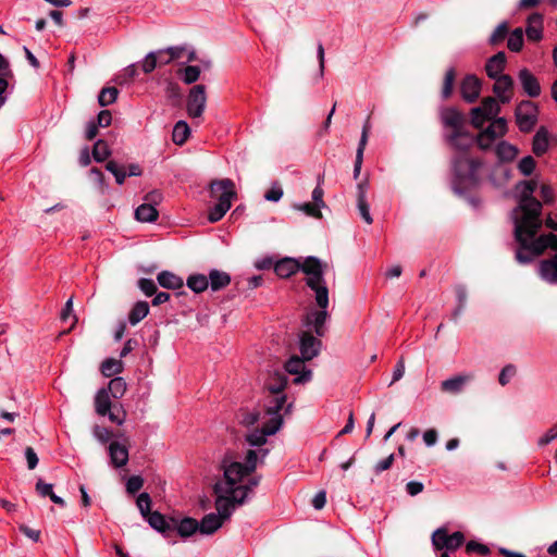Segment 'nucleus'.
Masks as SVG:
<instances>
[{
    "label": "nucleus",
    "instance_id": "1",
    "mask_svg": "<svg viewBox=\"0 0 557 557\" xmlns=\"http://www.w3.org/2000/svg\"><path fill=\"white\" fill-rule=\"evenodd\" d=\"M519 202L512 210L515 238L518 243L516 259L525 264L540 256L546 248L557 250V235L548 233L536 237L542 227V203L533 197L536 183L522 181L518 184Z\"/></svg>",
    "mask_w": 557,
    "mask_h": 557
},
{
    "label": "nucleus",
    "instance_id": "2",
    "mask_svg": "<svg viewBox=\"0 0 557 557\" xmlns=\"http://www.w3.org/2000/svg\"><path fill=\"white\" fill-rule=\"evenodd\" d=\"M259 454L261 455V460H263L269 454V449L248 450L245 462L228 461L226 458L223 460L224 480L218 481L213 486L214 494L216 495V515L223 521L232 516L236 505H242L246 500V492L242 488H235V484L240 483L244 478L256 470Z\"/></svg>",
    "mask_w": 557,
    "mask_h": 557
},
{
    "label": "nucleus",
    "instance_id": "3",
    "mask_svg": "<svg viewBox=\"0 0 557 557\" xmlns=\"http://www.w3.org/2000/svg\"><path fill=\"white\" fill-rule=\"evenodd\" d=\"M324 269L325 264L317 257L310 256L300 260L299 271L307 275L305 283L313 292L319 308L308 310L304 318V325L312 329L319 337L325 334V322L330 317L329 288L324 278Z\"/></svg>",
    "mask_w": 557,
    "mask_h": 557
},
{
    "label": "nucleus",
    "instance_id": "4",
    "mask_svg": "<svg viewBox=\"0 0 557 557\" xmlns=\"http://www.w3.org/2000/svg\"><path fill=\"white\" fill-rule=\"evenodd\" d=\"M456 185L472 188L480 183V171L483 162L469 154H456L451 160Z\"/></svg>",
    "mask_w": 557,
    "mask_h": 557
},
{
    "label": "nucleus",
    "instance_id": "5",
    "mask_svg": "<svg viewBox=\"0 0 557 557\" xmlns=\"http://www.w3.org/2000/svg\"><path fill=\"white\" fill-rule=\"evenodd\" d=\"M284 399L281 397L274 400L265 410L268 420L261 429H255L246 435V441L250 446L260 447L267 443V436L275 434L283 424V416L280 413V406Z\"/></svg>",
    "mask_w": 557,
    "mask_h": 557
},
{
    "label": "nucleus",
    "instance_id": "6",
    "mask_svg": "<svg viewBox=\"0 0 557 557\" xmlns=\"http://www.w3.org/2000/svg\"><path fill=\"white\" fill-rule=\"evenodd\" d=\"M95 410L101 417L108 416L109 420L117 425H122L126 418V412L121 406L112 405L107 388H100L95 396Z\"/></svg>",
    "mask_w": 557,
    "mask_h": 557
},
{
    "label": "nucleus",
    "instance_id": "7",
    "mask_svg": "<svg viewBox=\"0 0 557 557\" xmlns=\"http://www.w3.org/2000/svg\"><path fill=\"white\" fill-rule=\"evenodd\" d=\"M286 385H287V376L284 373L275 372L272 376L269 377L268 382L265 383V387L270 392L271 396L269 397V399L267 401L265 410H268V407L274 400L282 397L284 400L282 401V404L280 406V412L282 410H284L285 414H288L292 412L293 404L289 403L285 406L286 395L283 394V392H284Z\"/></svg>",
    "mask_w": 557,
    "mask_h": 557
},
{
    "label": "nucleus",
    "instance_id": "8",
    "mask_svg": "<svg viewBox=\"0 0 557 557\" xmlns=\"http://www.w3.org/2000/svg\"><path fill=\"white\" fill-rule=\"evenodd\" d=\"M515 117L519 131L530 133L537 123L539 108L531 100H522L515 110Z\"/></svg>",
    "mask_w": 557,
    "mask_h": 557
},
{
    "label": "nucleus",
    "instance_id": "9",
    "mask_svg": "<svg viewBox=\"0 0 557 557\" xmlns=\"http://www.w3.org/2000/svg\"><path fill=\"white\" fill-rule=\"evenodd\" d=\"M465 542V535L460 531L448 534L446 528H438L432 534V544L436 550L446 549L455 552Z\"/></svg>",
    "mask_w": 557,
    "mask_h": 557
},
{
    "label": "nucleus",
    "instance_id": "10",
    "mask_svg": "<svg viewBox=\"0 0 557 557\" xmlns=\"http://www.w3.org/2000/svg\"><path fill=\"white\" fill-rule=\"evenodd\" d=\"M211 194L216 198L218 203L224 206L228 210L232 200L236 197L235 184L230 178H223L211 183Z\"/></svg>",
    "mask_w": 557,
    "mask_h": 557
},
{
    "label": "nucleus",
    "instance_id": "11",
    "mask_svg": "<svg viewBox=\"0 0 557 557\" xmlns=\"http://www.w3.org/2000/svg\"><path fill=\"white\" fill-rule=\"evenodd\" d=\"M444 138L457 151V154H468V150L475 144V137L466 128L458 132H446Z\"/></svg>",
    "mask_w": 557,
    "mask_h": 557
},
{
    "label": "nucleus",
    "instance_id": "12",
    "mask_svg": "<svg viewBox=\"0 0 557 557\" xmlns=\"http://www.w3.org/2000/svg\"><path fill=\"white\" fill-rule=\"evenodd\" d=\"M207 95L205 85H195L188 94L187 112L191 117H200L206 109Z\"/></svg>",
    "mask_w": 557,
    "mask_h": 557
},
{
    "label": "nucleus",
    "instance_id": "13",
    "mask_svg": "<svg viewBox=\"0 0 557 557\" xmlns=\"http://www.w3.org/2000/svg\"><path fill=\"white\" fill-rule=\"evenodd\" d=\"M305 361H308L307 359H304V357L298 356H292L286 362H285V370L289 374L297 375L294 379L295 384H302L306 382H309L311 380V371L306 369Z\"/></svg>",
    "mask_w": 557,
    "mask_h": 557
},
{
    "label": "nucleus",
    "instance_id": "14",
    "mask_svg": "<svg viewBox=\"0 0 557 557\" xmlns=\"http://www.w3.org/2000/svg\"><path fill=\"white\" fill-rule=\"evenodd\" d=\"M321 345V341L313 336L309 331H302L299 334V350L304 359L311 360L317 357Z\"/></svg>",
    "mask_w": 557,
    "mask_h": 557
},
{
    "label": "nucleus",
    "instance_id": "15",
    "mask_svg": "<svg viewBox=\"0 0 557 557\" xmlns=\"http://www.w3.org/2000/svg\"><path fill=\"white\" fill-rule=\"evenodd\" d=\"M441 121L445 128L449 132H458L466 128V116L456 108L448 107L441 111Z\"/></svg>",
    "mask_w": 557,
    "mask_h": 557
},
{
    "label": "nucleus",
    "instance_id": "16",
    "mask_svg": "<svg viewBox=\"0 0 557 557\" xmlns=\"http://www.w3.org/2000/svg\"><path fill=\"white\" fill-rule=\"evenodd\" d=\"M481 88L482 83L475 75H467L460 84V94L462 99L468 103L475 102L480 97Z\"/></svg>",
    "mask_w": 557,
    "mask_h": 557
},
{
    "label": "nucleus",
    "instance_id": "17",
    "mask_svg": "<svg viewBox=\"0 0 557 557\" xmlns=\"http://www.w3.org/2000/svg\"><path fill=\"white\" fill-rule=\"evenodd\" d=\"M493 92L500 103H508L513 97V79L510 75H503L494 78Z\"/></svg>",
    "mask_w": 557,
    "mask_h": 557
},
{
    "label": "nucleus",
    "instance_id": "18",
    "mask_svg": "<svg viewBox=\"0 0 557 557\" xmlns=\"http://www.w3.org/2000/svg\"><path fill=\"white\" fill-rule=\"evenodd\" d=\"M518 78L523 91L529 97L536 98L541 95V86L539 79L528 69L520 70Z\"/></svg>",
    "mask_w": 557,
    "mask_h": 557
},
{
    "label": "nucleus",
    "instance_id": "19",
    "mask_svg": "<svg viewBox=\"0 0 557 557\" xmlns=\"http://www.w3.org/2000/svg\"><path fill=\"white\" fill-rule=\"evenodd\" d=\"M473 380V374L463 373L447 379L441 383V391L449 394H459L463 391L467 383Z\"/></svg>",
    "mask_w": 557,
    "mask_h": 557
},
{
    "label": "nucleus",
    "instance_id": "20",
    "mask_svg": "<svg viewBox=\"0 0 557 557\" xmlns=\"http://www.w3.org/2000/svg\"><path fill=\"white\" fill-rule=\"evenodd\" d=\"M369 184L367 181H362L357 185V208L360 216L367 224H372L373 219L370 213V207L367 201V191Z\"/></svg>",
    "mask_w": 557,
    "mask_h": 557
},
{
    "label": "nucleus",
    "instance_id": "21",
    "mask_svg": "<svg viewBox=\"0 0 557 557\" xmlns=\"http://www.w3.org/2000/svg\"><path fill=\"white\" fill-rule=\"evenodd\" d=\"M506 60V53L504 51H499L493 57H491L485 64V71L487 76L492 79L503 76Z\"/></svg>",
    "mask_w": 557,
    "mask_h": 557
},
{
    "label": "nucleus",
    "instance_id": "22",
    "mask_svg": "<svg viewBox=\"0 0 557 557\" xmlns=\"http://www.w3.org/2000/svg\"><path fill=\"white\" fill-rule=\"evenodd\" d=\"M147 522L152 529L157 530L165 536L173 532L175 527L172 522V518L166 519L159 511L151 512L147 518Z\"/></svg>",
    "mask_w": 557,
    "mask_h": 557
},
{
    "label": "nucleus",
    "instance_id": "23",
    "mask_svg": "<svg viewBox=\"0 0 557 557\" xmlns=\"http://www.w3.org/2000/svg\"><path fill=\"white\" fill-rule=\"evenodd\" d=\"M539 274L547 283H557V253L540 262Z\"/></svg>",
    "mask_w": 557,
    "mask_h": 557
},
{
    "label": "nucleus",
    "instance_id": "24",
    "mask_svg": "<svg viewBox=\"0 0 557 557\" xmlns=\"http://www.w3.org/2000/svg\"><path fill=\"white\" fill-rule=\"evenodd\" d=\"M369 131H370V122L368 119L363 125L361 137H360L357 152H356V160H355V165H354V178L355 180H357L359 177V174L361 171L362 161H363V152H364V149H366V146L368 143Z\"/></svg>",
    "mask_w": 557,
    "mask_h": 557
},
{
    "label": "nucleus",
    "instance_id": "25",
    "mask_svg": "<svg viewBox=\"0 0 557 557\" xmlns=\"http://www.w3.org/2000/svg\"><path fill=\"white\" fill-rule=\"evenodd\" d=\"M300 269V260L294 258H284L277 261L274 265V271L277 276L287 278L298 272Z\"/></svg>",
    "mask_w": 557,
    "mask_h": 557
},
{
    "label": "nucleus",
    "instance_id": "26",
    "mask_svg": "<svg viewBox=\"0 0 557 557\" xmlns=\"http://www.w3.org/2000/svg\"><path fill=\"white\" fill-rule=\"evenodd\" d=\"M543 16L540 13H533L528 17L525 34L529 40L539 41L542 38Z\"/></svg>",
    "mask_w": 557,
    "mask_h": 557
},
{
    "label": "nucleus",
    "instance_id": "27",
    "mask_svg": "<svg viewBox=\"0 0 557 557\" xmlns=\"http://www.w3.org/2000/svg\"><path fill=\"white\" fill-rule=\"evenodd\" d=\"M109 455L111 462L114 467L121 468L128 461V450L124 445L117 442H112L109 445Z\"/></svg>",
    "mask_w": 557,
    "mask_h": 557
},
{
    "label": "nucleus",
    "instance_id": "28",
    "mask_svg": "<svg viewBox=\"0 0 557 557\" xmlns=\"http://www.w3.org/2000/svg\"><path fill=\"white\" fill-rule=\"evenodd\" d=\"M172 522L175 525L174 531L176 530L182 537L190 536L199 530V522L194 518L187 517L180 521L172 518Z\"/></svg>",
    "mask_w": 557,
    "mask_h": 557
},
{
    "label": "nucleus",
    "instance_id": "29",
    "mask_svg": "<svg viewBox=\"0 0 557 557\" xmlns=\"http://www.w3.org/2000/svg\"><path fill=\"white\" fill-rule=\"evenodd\" d=\"M549 147L548 132L542 126L537 129L532 141V151L535 156L541 157L547 152Z\"/></svg>",
    "mask_w": 557,
    "mask_h": 557
},
{
    "label": "nucleus",
    "instance_id": "30",
    "mask_svg": "<svg viewBox=\"0 0 557 557\" xmlns=\"http://www.w3.org/2000/svg\"><path fill=\"white\" fill-rule=\"evenodd\" d=\"M507 131V120L505 117H496L491 120V124L482 132L485 136H490V138L496 140L497 138L505 136Z\"/></svg>",
    "mask_w": 557,
    "mask_h": 557
},
{
    "label": "nucleus",
    "instance_id": "31",
    "mask_svg": "<svg viewBox=\"0 0 557 557\" xmlns=\"http://www.w3.org/2000/svg\"><path fill=\"white\" fill-rule=\"evenodd\" d=\"M223 522L224 521L216 513H208L199 523V532L207 535L212 534L222 527Z\"/></svg>",
    "mask_w": 557,
    "mask_h": 557
},
{
    "label": "nucleus",
    "instance_id": "32",
    "mask_svg": "<svg viewBox=\"0 0 557 557\" xmlns=\"http://www.w3.org/2000/svg\"><path fill=\"white\" fill-rule=\"evenodd\" d=\"M208 280L209 286L213 292L220 290L231 283V276L228 273L215 269L209 272Z\"/></svg>",
    "mask_w": 557,
    "mask_h": 557
},
{
    "label": "nucleus",
    "instance_id": "33",
    "mask_svg": "<svg viewBox=\"0 0 557 557\" xmlns=\"http://www.w3.org/2000/svg\"><path fill=\"white\" fill-rule=\"evenodd\" d=\"M158 283L168 289H178L184 286L182 277L170 271H162L157 276Z\"/></svg>",
    "mask_w": 557,
    "mask_h": 557
},
{
    "label": "nucleus",
    "instance_id": "34",
    "mask_svg": "<svg viewBox=\"0 0 557 557\" xmlns=\"http://www.w3.org/2000/svg\"><path fill=\"white\" fill-rule=\"evenodd\" d=\"M518 152L519 150L515 145L505 140L498 143L495 148L497 158L504 162L512 161L518 156Z\"/></svg>",
    "mask_w": 557,
    "mask_h": 557
},
{
    "label": "nucleus",
    "instance_id": "35",
    "mask_svg": "<svg viewBox=\"0 0 557 557\" xmlns=\"http://www.w3.org/2000/svg\"><path fill=\"white\" fill-rule=\"evenodd\" d=\"M149 313V305L147 301H137L128 313V322L132 325L138 324Z\"/></svg>",
    "mask_w": 557,
    "mask_h": 557
},
{
    "label": "nucleus",
    "instance_id": "36",
    "mask_svg": "<svg viewBox=\"0 0 557 557\" xmlns=\"http://www.w3.org/2000/svg\"><path fill=\"white\" fill-rule=\"evenodd\" d=\"M158 216V210L151 203L144 202L135 210V218L139 222H154Z\"/></svg>",
    "mask_w": 557,
    "mask_h": 557
},
{
    "label": "nucleus",
    "instance_id": "37",
    "mask_svg": "<svg viewBox=\"0 0 557 557\" xmlns=\"http://www.w3.org/2000/svg\"><path fill=\"white\" fill-rule=\"evenodd\" d=\"M186 284L193 292L199 294L209 287L208 276L203 274H191L187 277Z\"/></svg>",
    "mask_w": 557,
    "mask_h": 557
},
{
    "label": "nucleus",
    "instance_id": "38",
    "mask_svg": "<svg viewBox=\"0 0 557 557\" xmlns=\"http://www.w3.org/2000/svg\"><path fill=\"white\" fill-rule=\"evenodd\" d=\"M190 134V128L185 121H178L173 128L172 139L176 145H184Z\"/></svg>",
    "mask_w": 557,
    "mask_h": 557
},
{
    "label": "nucleus",
    "instance_id": "39",
    "mask_svg": "<svg viewBox=\"0 0 557 557\" xmlns=\"http://www.w3.org/2000/svg\"><path fill=\"white\" fill-rule=\"evenodd\" d=\"M100 370L104 376L111 377L123 371V362L114 358H108L101 363Z\"/></svg>",
    "mask_w": 557,
    "mask_h": 557
},
{
    "label": "nucleus",
    "instance_id": "40",
    "mask_svg": "<svg viewBox=\"0 0 557 557\" xmlns=\"http://www.w3.org/2000/svg\"><path fill=\"white\" fill-rule=\"evenodd\" d=\"M107 391L113 398H121L126 392V382L121 376H115L110 380Z\"/></svg>",
    "mask_w": 557,
    "mask_h": 557
},
{
    "label": "nucleus",
    "instance_id": "41",
    "mask_svg": "<svg viewBox=\"0 0 557 557\" xmlns=\"http://www.w3.org/2000/svg\"><path fill=\"white\" fill-rule=\"evenodd\" d=\"M200 67L196 65H188L177 72L181 79L186 84L190 85L197 82L200 77Z\"/></svg>",
    "mask_w": 557,
    "mask_h": 557
},
{
    "label": "nucleus",
    "instance_id": "42",
    "mask_svg": "<svg viewBox=\"0 0 557 557\" xmlns=\"http://www.w3.org/2000/svg\"><path fill=\"white\" fill-rule=\"evenodd\" d=\"M480 108H483V113H486V115L494 120L496 119V115L500 112V106L497 102V100L493 97H486L482 100Z\"/></svg>",
    "mask_w": 557,
    "mask_h": 557
},
{
    "label": "nucleus",
    "instance_id": "43",
    "mask_svg": "<svg viewBox=\"0 0 557 557\" xmlns=\"http://www.w3.org/2000/svg\"><path fill=\"white\" fill-rule=\"evenodd\" d=\"M106 169H107V171H109L110 173H112L114 175L115 182L119 185H122L124 183L126 176H128L125 168L120 165L117 162H115L113 160L107 162Z\"/></svg>",
    "mask_w": 557,
    "mask_h": 557
},
{
    "label": "nucleus",
    "instance_id": "44",
    "mask_svg": "<svg viewBox=\"0 0 557 557\" xmlns=\"http://www.w3.org/2000/svg\"><path fill=\"white\" fill-rule=\"evenodd\" d=\"M117 95L119 90L115 87H104L98 96V102L101 107H107L116 100Z\"/></svg>",
    "mask_w": 557,
    "mask_h": 557
},
{
    "label": "nucleus",
    "instance_id": "45",
    "mask_svg": "<svg viewBox=\"0 0 557 557\" xmlns=\"http://www.w3.org/2000/svg\"><path fill=\"white\" fill-rule=\"evenodd\" d=\"M508 49L513 52H519L523 46V32L521 28H516L511 32L507 41Z\"/></svg>",
    "mask_w": 557,
    "mask_h": 557
},
{
    "label": "nucleus",
    "instance_id": "46",
    "mask_svg": "<svg viewBox=\"0 0 557 557\" xmlns=\"http://www.w3.org/2000/svg\"><path fill=\"white\" fill-rule=\"evenodd\" d=\"M456 78V71L454 67H450L446 71L443 88H442V97L447 99L451 96L454 89V83Z\"/></svg>",
    "mask_w": 557,
    "mask_h": 557
},
{
    "label": "nucleus",
    "instance_id": "47",
    "mask_svg": "<svg viewBox=\"0 0 557 557\" xmlns=\"http://www.w3.org/2000/svg\"><path fill=\"white\" fill-rule=\"evenodd\" d=\"M110 153L111 151L106 141L99 139L95 143L92 148V157L97 162L104 161L110 156Z\"/></svg>",
    "mask_w": 557,
    "mask_h": 557
},
{
    "label": "nucleus",
    "instance_id": "48",
    "mask_svg": "<svg viewBox=\"0 0 557 557\" xmlns=\"http://www.w3.org/2000/svg\"><path fill=\"white\" fill-rule=\"evenodd\" d=\"M138 75L137 64H131L124 69V71L117 75L116 83L120 85H125L134 81V78Z\"/></svg>",
    "mask_w": 557,
    "mask_h": 557
},
{
    "label": "nucleus",
    "instance_id": "49",
    "mask_svg": "<svg viewBox=\"0 0 557 557\" xmlns=\"http://www.w3.org/2000/svg\"><path fill=\"white\" fill-rule=\"evenodd\" d=\"M482 109L483 108L474 107L470 111L471 124L475 128H481L486 121H491L486 113H483Z\"/></svg>",
    "mask_w": 557,
    "mask_h": 557
},
{
    "label": "nucleus",
    "instance_id": "50",
    "mask_svg": "<svg viewBox=\"0 0 557 557\" xmlns=\"http://www.w3.org/2000/svg\"><path fill=\"white\" fill-rule=\"evenodd\" d=\"M136 503H137V507L140 511L141 516L147 519L148 516L151 513V511H150L151 498H150L149 494H147V493L139 494Z\"/></svg>",
    "mask_w": 557,
    "mask_h": 557
},
{
    "label": "nucleus",
    "instance_id": "51",
    "mask_svg": "<svg viewBox=\"0 0 557 557\" xmlns=\"http://www.w3.org/2000/svg\"><path fill=\"white\" fill-rule=\"evenodd\" d=\"M535 160L531 156L522 158L518 163V170L524 176H530L535 169Z\"/></svg>",
    "mask_w": 557,
    "mask_h": 557
},
{
    "label": "nucleus",
    "instance_id": "52",
    "mask_svg": "<svg viewBox=\"0 0 557 557\" xmlns=\"http://www.w3.org/2000/svg\"><path fill=\"white\" fill-rule=\"evenodd\" d=\"M158 66V53L149 52L141 62V69L146 74L151 73Z\"/></svg>",
    "mask_w": 557,
    "mask_h": 557
},
{
    "label": "nucleus",
    "instance_id": "53",
    "mask_svg": "<svg viewBox=\"0 0 557 557\" xmlns=\"http://www.w3.org/2000/svg\"><path fill=\"white\" fill-rule=\"evenodd\" d=\"M508 34V26L506 23L499 24L490 37L492 45H497L505 39Z\"/></svg>",
    "mask_w": 557,
    "mask_h": 557
},
{
    "label": "nucleus",
    "instance_id": "54",
    "mask_svg": "<svg viewBox=\"0 0 557 557\" xmlns=\"http://www.w3.org/2000/svg\"><path fill=\"white\" fill-rule=\"evenodd\" d=\"M228 211L227 208H225L224 206L220 205V203H215L210 210H209V214H208V220L211 222V223H215L218 221H220L224 215L225 213Z\"/></svg>",
    "mask_w": 557,
    "mask_h": 557
},
{
    "label": "nucleus",
    "instance_id": "55",
    "mask_svg": "<svg viewBox=\"0 0 557 557\" xmlns=\"http://www.w3.org/2000/svg\"><path fill=\"white\" fill-rule=\"evenodd\" d=\"M295 208L299 211H304L307 215L320 219L322 216L321 209L311 202L296 205Z\"/></svg>",
    "mask_w": 557,
    "mask_h": 557
},
{
    "label": "nucleus",
    "instance_id": "56",
    "mask_svg": "<svg viewBox=\"0 0 557 557\" xmlns=\"http://www.w3.org/2000/svg\"><path fill=\"white\" fill-rule=\"evenodd\" d=\"M516 375V367L512 364L505 366L498 376L499 384L505 386Z\"/></svg>",
    "mask_w": 557,
    "mask_h": 557
},
{
    "label": "nucleus",
    "instance_id": "57",
    "mask_svg": "<svg viewBox=\"0 0 557 557\" xmlns=\"http://www.w3.org/2000/svg\"><path fill=\"white\" fill-rule=\"evenodd\" d=\"M323 181V176H319L318 178V185L317 187L312 190V200H313V205H315L318 208H323L325 207V203L323 201V195H324V191L321 187V183Z\"/></svg>",
    "mask_w": 557,
    "mask_h": 557
},
{
    "label": "nucleus",
    "instance_id": "58",
    "mask_svg": "<svg viewBox=\"0 0 557 557\" xmlns=\"http://www.w3.org/2000/svg\"><path fill=\"white\" fill-rule=\"evenodd\" d=\"M138 287L146 296H152L157 292V285L151 278H140Z\"/></svg>",
    "mask_w": 557,
    "mask_h": 557
},
{
    "label": "nucleus",
    "instance_id": "59",
    "mask_svg": "<svg viewBox=\"0 0 557 557\" xmlns=\"http://www.w3.org/2000/svg\"><path fill=\"white\" fill-rule=\"evenodd\" d=\"M259 418L258 411H244L240 413L239 421L245 426H251L259 421Z\"/></svg>",
    "mask_w": 557,
    "mask_h": 557
},
{
    "label": "nucleus",
    "instance_id": "60",
    "mask_svg": "<svg viewBox=\"0 0 557 557\" xmlns=\"http://www.w3.org/2000/svg\"><path fill=\"white\" fill-rule=\"evenodd\" d=\"M143 484L144 480L139 475H133L126 482V491L129 494H135L143 487Z\"/></svg>",
    "mask_w": 557,
    "mask_h": 557
},
{
    "label": "nucleus",
    "instance_id": "61",
    "mask_svg": "<svg viewBox=\"0 0 557 557\" xmlns=\"http://www.w3.org/2000/svg\"><path fill=\"white\" fill-rule=\"evenodd\" d=\"M466 552L468 554L479 553L481 555H487L490 553V549L484 544L478 543L475 541H470L466 544Z\"/></svg>",
    "mask_w": 557,
    "mask_h": 557
},
{
    "label": "nucleus",
    "instance_id": "62",
    "mask_svg": "<svg viewBox=\"0 0 557 557\" xmlns=\"http://www.w3.org/2000/svg\"><path fill=\"white\" fill-rule=\"evenodd\" d=\"M283 197V189L280 185L274 184L265 194L264 198L268 201L277 202Z\"/></svg>",
    "mask_w": 557,
    "mask_h": 557
},
{
    "label": "nucleus",
    "instance_id": "63",
    "mask_svg": "<svg viewBox=\"0 0 557 557\" xmlns=\"http://www.w3.org/2000/svg\"><path fill=\"white\" fill-rule=\"evenodd\" d=\"M474 137H475V144L482 150H487V149L492 148V146L495 143V140L490 138V136H485V134L482 131L478 134V136H474Z\"/></svg>",
    "mask_w": 557,
    "mask_h": 557
},
{
    "label": "nucleus",
    "instance_id": "64",
    "mask_svg": "<svg viewBox=\"0 0 557 557\" xmlns=\"http://www.w3.org/2000/svg\"><path fill=\"white\" fill-rule=\"evenodd\" d=\"M557 438V423L548 429L545 434L539 438V445L545 446Z\"/></svg>",
    "mask_w": 557,
    "mask_h": 557
}]
</instances>
